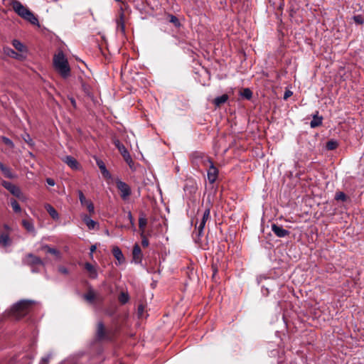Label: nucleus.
Masks as SVG:
<instances>
[{"mask_svg": "<svg viewBox=\"0 0 364 364\" xmlns=\"http://www.w3.org/2000/svg\"><path fill=\"white\" fill-rule=\"evenodd\" d=\"M336 200H341L344 201V200H346V194H345L344 193H343V192H338V193H336Z\"/></svg>", "mask_w": 364, "mask_h": 364, "instance_id": "ea45409f", "label": "nucleus"}, {"mask_svg": "<svg viewBox=\"0 0 364 364\" xmlns=\"http://www.w3.org/2000/svg\"><path fill=\"white\" fill-rule=\"evenodd\" d=\"M147 224V219L144 213H141L139 218V228L141 230V235L144 234L145 227Z\"/></svg>", "mask_w": 364, "mask_h": 364, "instance_id": "aec40b11", "label": "nucleus"}, {"mask_svg": "<svg viewBox=\"0 0 364 364\" xmlns=\"http://www.w3.org/2000/svg\"><path fill=\"white\" fill-rule=\"evenodd\" d=\"M208 162L209 164V168L208 170V179L210 183H213L217 179L218 171L214 166L212 161L208 159Z\"/></svg>", "mask_w": 364, "mask_h": 364, "instance_id": "0eeeda50", "label": "nucleus"}, {"mask_svg": "<svg viewBox=\"0 0 364 364\" xmlns=\"http://www.w3.org/2000/svg\"><path fill=\"white\" fill-rule=\"evenodd\" d=\"M13 10L22 18L28 21L33 25L39 26L38 19L33 14V13L28 9L26 6L23 5L18 1H14L11 3Z\"/></svg>", "mask_w": 364, "mask_h": 364, "instance_id": "f03ea898", "label": "nucleus"}, {"mask_svg": "<svg viewBox=\"0 0 364 364\" xmlns=\"http://www.w3.org/2000/svg\"><path fill=\"white\" fill-rule=\"evenodd\" d=\"M353 20L358 24H363L364 23V19L360 15L354 16Z\"/></svg>", "mask_w": 364, "mask_h": 364, "instance_id": "58836bf2", "label": "nucleus"}, {"mask_svg": "<svg viewBox=\"0 0 364 364\" xmlns=\"http://www.w3.org/2000/svg\"><path fill=\"white\" fill-rule=\"evenodd\" d=\"M51 358H52V353H50L47 354L46 355L42 357L41 360L39 361L38 364H48Z\"/></svg>", "mask_w": 364, "mask_h": 364, "instance_id": "f704fd0d", "label": "nucleus"}, {"mask_svg": "<svg viewBox=\"0 0 364 364\" xmlns=\"http://www.w3.org/2000/svg\"><path fill=\"white\" fill-rule=\"evenodd\" d=\"M1 140L6 145L9 146L10 148L13 149L14 147V142L9 138L6 136H1Z\"/></svg>", "mask_w": 364, "mask_h": 364, "instance_id": "e433bc0d", "label": "nucleus"}, {"mask_svg": "<svg viewBox=\"0 0 364 364\" xmlns=\"http://www.w3.org/2000/svg\"><path fill=\"white\" fill-rule=\"evenodd\" d=\"M127 217L129 218V220L130 222V223L134 225V218L132 217V213L130 211L128 212V214H127Z\"/></svg>", "mask_w": 364, "mask_h": 364, "instance_id": "49530a36", "label": "nucleus"}, {"mask_svg": "<svg viewBox=\"0 0 364 364\" xmlns=\"http://www.w3.org/2000/svg\"><path fill=\"white\" fill-rule=\"evenodd\" d=\"M1 172L3 173V174L5 176V177L8 178H10V179H12V178H16V175L12 172L11 169L7 166H6L2 171Z\"/></svg>", "mask_w": 364, "mask_h": 364, "instance_id": "bb28decb", "label": "nucleus"}, {"mask_svg": "<svg viewBox=\"0 0 364 364\" xmlns=\"http://www.w3.org/2000/svg\"><path fill=\"white\" fill-rule=\"evenodd\" d=\"M142 236H144V235ZM141 245L143 247H147L149 245V240L145 237L142 238Z\"/></svg>", "mask_w": 364, "mask_h": 364, "instance_id": "de8ad7c7", "label": "nucleus"}, {"mask_svg": "<svg viewBox=\"0 0 364 364\" xmlns=\"http://www.w3.org/2000/svg\"><path fill=\"white\" fill-rule=\"evenodd\" d=\"M1 185L4 188L8 190L13 196H16L19 199H21L23 194L19 187L7 181H3L1 182Z\"/></svg>", "mask_w": 364, "mask_h": 364, "instance_id": "423d86ee", "label": "nucleus"}, {"mask_svg": "<svg viewBox=\"0 0 364 364\" xmlns=\"http://www.w3.org/2000/svg\"><path fill=\"white\" fill-rule=\"evenodd\" d=\"M45 250H46L47 252L48 253H50V254H52V255H54L55 256H56L57 257H60V251H58V250L55 249V248H52V247H50L48 245H46L44 247H43Z\"/></svg>", "mask_w": 364, "mask_h": 364, "instance_id": "473e14b6", "label": "nucleus"}, {"mask_svg": "<svg viewBox=\"0 0 364 364\" xmlns=\"http://www.w3.org/2000/svg\"><path fill=\"white\" fill-rule=\"evenodd\" d=\"M133 259L135 262L140 263L141 261V250L138 244H135L132 250Z\"/></svg>", "mask_w": 364, "mask_h": 364, "instance_id": "ddd939ff", "label": "nucleus"}, {"mask_svg": "<svg viewBox=\"0 0 364 364\" xmlns=\"http://www.w3.org/2000/svg\"><path fill=\"white\" fill-rule=\"evenodd\" d=\"M129 300V296L127 292L122 291L119 296V301L122 304H127Z\"/></svg>", "mask_w": 364, "mask_h": 364, "instance_id": "cd10ccee", "label": "nucleus"}, {"mask_svg": "<svg viewBox=\"0 0 364 364\" xmlns=\"http://www.w3.org/2000/svg\"><path fill=\"white\" fill-rule=\"evenodd\" d=\"M3 52L6 55L15 59L20 60L23 58L22 54L16 53L14 49L8 46H5L3 48Z\"/></svg>", "mask_w": 364, "mask_h": 364, "instance_id": "9b49d317", "label": "nucleus"}, {"mask_svg": "<svg viewBox=\"0 0 364 364\" xmlns=\"http://www.w3.org/2000/svg\"><path fill=\"white\" fill-rule=\"evenodd\" d=\"M241 95L245 97V99L250 100V88L249 87H247V88H245L242 91V92H241Z\"/></svg>", "mask_w": 364, "mask_h": 364, "instance_id": "4c0bfd02", "label": "nucleus"}, {"mask_svg": "<svg viewBox=\"0 0 364 364\" xmlns=\"http://www.w3.org/2000/svg\"><path fill=\"white\" fill-rule=\"evenodd\" d=\"M36 304V301L31 299L20 300L14 304L11 308V314L19 318L25 316L31 311L32 305Z\"/></svg>", "mask_w": 364, "mask_h": 364, "instance_id": "7ed1b4c3", "label": "nucleus"}, {"mask_svg": "<svg viewBox=\"0 0 364 364\" xmlns=\"http://www.w3.org/2000/svg\"><path fill=\"white\" fill-rule=\"evenodd\" d=\"M70 101H71L72 105H73L74 107H75V105H76L75 100L73 98H71V99H70Z\"/></svg>", "mask_w": 364, "mask_h": 364, "instance_id": "3c124183", "label": "nucleus"}, {"mask_svg": "<svg viewBox=\"0 0 364 364\" xmlns=\"http://www.w3.org/2000/svg\"><path fill=\"white\" fill-rule=\"evenodd\" d=\"M96 249H97L96 245H93L90 247V254L91 256H92V254L96 250Z\"/></svg>", "mask_w": 364, "mask_h": 364, "instance_id": "09e8293b", "label": "nucleus"}, {"mask_svg": "<svg viewBox=\"0 0 364 364\" xmlns=\"http://www.w3.org/2000/svg\"><path fill=\"white\" fill-rule=\"evenodd\" d=\"M209 217H210V209L207 208L204 211L201 219L207 221L208 220Z\"/></svg>", "mask_w": 364, "mask_h": 364, "instance_id": "a19ab883", "label": "nucleus"}, {"mask_svg": "<svg viewBox=\"0 0 364 364\" xmlns=\"http://www.w3.org/2000/svg\"><path fill=\"white\" fill-rule=\"evenodd\" d=\"M228 100V97L227 95H225V94L222 95L215 98L214 104L215 105V106L219 107L222 104H224L225 102H226Z\"/></svg>", "mask_w": 364, "mask_h": 364, "instance_id": "b1692460", "label": "nucleus"}, {"mask_svg": "<svg viewBox=\"0 0 364 364\" xmlns=\"http://www.w3.org/2000/svg\"><path fill=\"white\" fill-rule=\"evenodd\" d=\"M85 269L89 272V276L91 279L97 278L98 274L96 268L89 262L85 264Z\"/></svg>", "mask_w": 364, "mask_h": 364, "instance_id": "dca6fc26", "label": "nucleus"}, {"mask_svg": "<svg viewBox=\"0 0 364 364\" xmlns=\"http://www.w3.org/2000/svg\"><path fill=\"white\" fill-rule=\"evenodd\" d=\"M206 222V220L201 219L200 221L198 223V225L196 226V228L204 230Z\"/></svg>", "mask_w": 364, "mask_h": 364, "instance_id": "79ce46f5", "label": "nucleus"}, {"mask_svg": "<svg viewBox=\"0 0 364 364\" xmlns=\"http://www.w3.org/2000/svg\"><path fill=\"white\" fill-rule=\"evenodd\" d=\"M323 117H319L317 114H314L313 116V119L310 122V126L311 128L317 127L322 124Z\"/></svg>", "mask_w": 364, "mask_h": 364, "instance_id": "412c9836", "label": "nucleus"}, {"mask_svg": "<svg viewBox=\"0 0 364 364\" xmlns=\"http://www.w3.org/2000/svg\"><path fill=\"white\" fill-rule=\"evenodd\" d=\"M81 218L89 230H94L97 225V223L87 215H82Z\"/></svg>", "mask_w": 364, "mask_h": 364, "instance_id": "4468645a", "label": "nucleus"}, {"mask_svg": "<svg viewBox=\"0 0 364 364\" xmlns=\"http://www.w3.org/2000/svg\"><path fill=\"white\" fill-rule=\"evenodd\" d=\"M117 26L122 31V32H124V13L121 12L119 15V18L117 21Z\"/></svg>", "mask_w": 364, "mask_h": 364, "instance_id": "7c9ffc66", "label": "nucleus"}, {"mask_svg": "<svg viewBox=\"0 0 364 364\" xmlns=\"http://www.w3.org/2000/svg\"><path fill=\"white\" fill-rule=\"evenodd\" d=\"M338 146V143L336 140H329L327 141L326 147L328 150H334L336 149Z\"/></svg>", "mask_w": 364, "mask_h": 364, "instance_id": "c85d7f7f", "label": "nucleus"}, {"mask_svg": "<svg viewBox=\"0 0 364 364\" xmlns=\"http://www.w3.org/2000/svg\"><path fill=\"white\" fill-rule=\"evenodd\" d=\"M12 45L17 50L20 52H23L24 50H26L25 46L18 40H13Z\"/></svg>", "mask_w": 364, "mask_h": 364, "instance_id": "393cba45", "label": "nucleus"}, {"mask_svg": "<svg viewBox=\"0 0 364 364\" xmlns=\"http://www.w3.org/2000/svg\"><path fill=\"white\" fill-rule=\"evenodd\" d=\"M53 64L55 70L63 78L66 79L70 75V67L67 58L62 50H59L54 55Z\"/></svg>", "mask_w": 364, "mask_h": 364, "instance_id": "f257e3e1", "label": "nucleus"}, {"mask_svg": "<svg viewBox=\"0 0 364 364\" xmlns=\"http://www.w3.org/2000/svg\"><path fill=\"white\" fill-rule=\"evenodd\" d=\"M97 165L98 166L102 176L107 179L111 178L112 176L109 171L107 169L105 163L102 160H97Z\"/></svg>", "mask_w": 364, "mask_h": 364, "instance_id": "2eb2a0df", "label": "nucleus"}, {"mask_svg": "<svg viewBox=\"0 0 364 364\" xmlns=\"http://www.w3.org/2000/svg\"><path fill=\"white\" fill-rule=\"evenodd\" d=\"M112 254H113V256L114 257V258L118 261L119 264L124 262V261H125L124 257L122 254V250H120V248L119 247L114 246L112 248Z\"/></svg>", "mask_w": 364, "mask_h": 364, "instance_id": "f8f14e48", "label": "nucleus"}, {"mask_svg": "<svg viewBox=\"0 0 364 364\" xmlns=\"http://www.w3.org/2000/svg\"><path fill=\"white\" fill-rule=\"evenodd\" d=\"M116 186L120 192V196L124 201L127 200L132 194V189L130 186L125 182L117 178L115 181Z\"/></svg>", "mask_w": 364, "mask_h": 364, "instance_id": "39448f33", "label": "nucleus"}, {"mask_svg": "<svg viewBox=\"0 0 364 364\" xmlns=\"http://www.w3.org/2000/svg\"><path fill=\"white\" fill-rule=\"evenodd\" d=\"M58 271L60 273L64 274H68L69 273L68 269L66 267H63V266H60L58 267Z\"/></svg>", "mask_w": 364, "mask_h": 364, "instance_id": "c03bdc74", "label": "nucleus"}, {"mask_svg": "<svg viewBox=\"0 0 364 364\" xmlns=\"http://www.w3.org/2000/svg\"><path fill=\"white\" fill-rule=\"evenodd\" d=\"M271 229L274 234L278 237H284L289 235V231L288 230H286L283 228L282 226L276 224H272Z\"/></svg>", "mask_w": 364, "mask_h": 364, "instance_id": "1a4fd4ad", "label": "nucleus"}, {"mask_svg": "<svg viewBox=\"0 0 364 364\" xmlns=\"http://www.w3.org/2000/svg\"><path fill=\"white\" fill-rule=\"evenodd\" d=\"M46 183L48 186H53L55 184V181L51 178H46Z\"/></svg>", "mask_w": 364, "mask_h": 364, "instance_id": "a18cd8bd", "label": "nucleus"}, {"mask_svg": "<svg viewBox=\"0 0 364 364\" xmlns=\"http://www.w3.org/2000/svg\"><path fill=\"white\" fill-rule=\"evenodd\" d=\"M28 257L30 259L29 262L31 264H33V265H35V264L42 265L43 264V262L40 257H36V256L33 255L32 254H29Z\"/></svg>", "mask_w": 364, "mask_h": 364, "instance_id": "a878e982", "label": "nucleus"}, {"mask_svg": "<svg viewBox=\"0 0 364 364\" xmlns=\"http://www.w3.org/2000/svg\"><path fill=\"white\" fill-rule=\"evenodd\" d=\"M169 21L174 24L176 27H180L181 23L178 18L174 15H170L169 16Z\"/></svg>", "mask_w": 364, "mask_h": 364, "instance_id": "c9c22d12", "label": "nucleus"}, {"mask_svg": "<svg viewBox=\"0 0 364 364\" xmlns=\"http://www.w3.org/2000/svg\"><path fill=\"white\" fill-rule=\"evenodd\" d=\"M4 228L6 230H10L9 226L8 225H6V224H5V225H4Z\"/></svg>", "mask_w": 364, "mask_h": 364, "instance_id": "864d4df0", "label": "nucleus"}, {"mask_svg": "<svg viewBox=\"0 0 364 364\" xmlns=\"http://www.w3.org/2000/svg\"><path fill=\"white\" fill-rule=\"evenodd\" d=\"M31 271H32V272H37V270H36L35 268H33V269H31Z\"/></svg>", "mask_w": 364, "mask_h": 364, "instance_id": "5fc2aeb1", "label": "nucleus"}, {"mask_svg": "<svg viewBox=\"0 0 364 364\" xmlns=\"http://www.w3.org/2000/svg\"><path fill=\"white\" fill-rule=\"evenodd\" d=\"M78 197L79 200L80 201V203L82 205H85L87 207V210L90 213H94L95 212V207L92 201L87 200L84 196L83 193L81 191H78Z\"/></svg>", "mask_w": 364, "mask_h": 364, "instance_id": "6e6552de", "label": "nucleus"}, {"mask_svg": "<svg viewBox=\"0 0 364 364\" xmlns=\"http://www.w3.org/2000/svg\"><path fill=\"white\" fill-rule=\"evenodd\" d=\"M124 161L127 162V164L129 165V166L132 168L134 165V161L129 153V151L126 152L124 155H122Z\"/></svg>", "mask_w": 364, "mask_h": 364, "instance_id": "2f4dec72", "label": "nucleus"}, {"mask_svg": "<svg viewBox=\"0 0 364 364\" xmlns=\"http://www.w3.org/2000/svg\"><path fill=\"white\" fill-rule=\"evenodd\" d=\"M63 161L73 170H77L79 168V163L74 157L71 156H65L63 159Z\"/></svg>", "mask_w": 364, "mask_h": 364, "instance_id": "9d476101", "label": "nucleus"}, {"mask_svg": "<svg viewBox=\"0 0 364 364\" xmlns=\"http://www.w3.org/2000/svg\"><path fill=\"white\" fill-rule=\"evenodd\" d=\"M97 338L101 340H112L113 333L111 330H107L102 321H99L97 325L96 330Z\"/></svg>", "mask_w": 364, "mask_h": 364, "instance_id": "20e7f679", "label": "nucleus"}, {"mask_svg": "<svg viewBox=\"0 0 364 364\" xmlns=\"http://www.w3.org/2000/svg\"><path fill=\"white\" fill-rule=\"evenodd\" d=\"M203 236V230L196 228V230L193 232V240L194 242L198 245L201 243V238Z\"/></svg>", "mask_w": 364, "mask_h": 364, "instance_id": "6ab92c4d", "label": "nucleus"}, {"mask_svg": "<svg viewBox=\"0 0 364 364\" xmlns=\"http://www.w3.org/2000/svg\"><path fill=\"white\" fill-rule=\"evenodd\" d=\"M113 142H114V146L117 147V149L119 150V151L122 154V156L128 151L127 149H126V147L124 146V144H122L119 139H114Z\"/></svg>", "mask_w": 364, "mask_h": 364, "instance_id": "4be33fe9", "label": "nucleus"}, {"mask_svg": "<svg viewBox=\"0 0 364 364\" xmlns=\"http://www.w3.org/2000/svg\"><path fill=\"white\" fill-rule=\"evenodd\" d=\"M144 311V306L141 304L139 305V306L137 308V313H138L139 316H140V317L143 316Z\"/></svg>", "mask_w": 364, "mask_h": 364, "instance_id": "37998d69", "label": "nucleus"}, {"mask_svg": "<svg viewBox=\"0 0 364 364\" xmlns=\"http://www.w3.org/2000/svg\"><path fill=\"white\" fill-rule=\"evenodd\" d=\"M22 225L28 232H35V228L32 222L27 220H23Z\"/></svg>", "mask_w": 364, "mask_h": 364, "instance_id": "5701e85b", "label": "nucleus"}, {"mask_svg": "<svg viewBox=\"0 0 364 364\" xmlns=\"http://www.w3.org/2000/svg\"><path fill=\"white\" fill-rule=\"evenodd\" d=\"M11 241L7 233H2L0 235V245L3 247H8L11 245Z\"/></svg>", "mask_w": 364, "mask_h": 364, "instance_id": "a211bd4d", "label": "nucleus"}, {"mask_svg": "<svg viewBox=\"0 0 364 364\" xmlns=\"http://www.w3.org/2000/svg\"><path fill=\"white\" fill-rule=\"evenodd\" d=\"M84 299L90 303L94 301L95 295L93 291L90 290L87 294L83 295Z\"/></svg>", "mask_w": 364, "mask_h": 364, "instance_id": "c756f323", "label": "nucleus"}, {"mask_svg": "<svg viewBox=\"0 0 364 364\" xmlns=\"http://www.w3.org/2000/svg\"><path fill=\"white\" fill-rule=\"evenodd\" d=\"M6 166L0 161V170L2 171Z\"/></svg>", "mask_w": 364, "mask_h": 364, "instance_id": "603ef678", "label": "nucleus"}, {"mask_svg": "<svg viewBox=\"0 0 364 364\" xmlns=\"http://www.w3.org/2000/svg\"><path fill=\"white\" fill-rule=\"evenodd\" d=\"M11 205L15 213H20L21 211V206L16 200L12 199L11 200Z\"/></svg>", "mask_w": 364, "mask_h": 364, "instance_id": "72a5a7b5", "label": "nucleus"}, {"mask_svg": "<svg viewBox=\"0 0 364 364\" xmlns=\"http://www.w3.org/2000/svg\"><path fill=\"white\" fill-rule=\"evenodd\" d=\"M292 95V92L291 91H286L284 95V99L287 100L288 97H289Z\"/></svg>", "mask_w": 364, "mask_h": 364, "instance_id": "8fccbe9b", "label": "nucleus"}, {"mask_svg": "<svg viewBox=\"0 0 364 364\" xmlns=\"http://www.w3.org/2000/svg\"><path fill=\"white\" fill-rule=\"evenodd\" d=\"M45 208L53 220H58L59 219V215L58 212L51 205L48 203L46 204Z\"/></svg>", "mask_w": 364, "mask_h": 364, "instance_id": "f3484780", "label": "nucleus"}]
</instances>
